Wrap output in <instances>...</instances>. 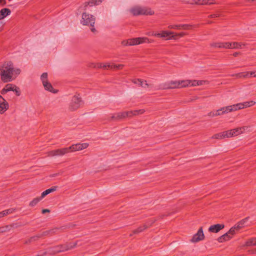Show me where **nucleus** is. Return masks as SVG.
Listing matches in <instances>:
<instances>
[{"label": "nucleus", "instance_id": "f257e3e1", "mask_svg": "<svg viewBox=\"0 0 256 256\" xmlns=\"http://www.w3.org/2000/svg\"><path fill=\"white\" fill-rule=\"evenodd\" d=\"M20 72V68L15 67L11 62H6L0 64V76L4 82H12Z\"/></svg>", "mask_w": 256, "mask_h": 256}, {"label": "nucleus", "instance_id": "f03ea898", "mask_svg": "<svg viewBox=\"0 0 256 256\" xmlns=\"http://www.w3.org/2000/svg\"><path fill=\"white\" fill-rule=\"evenodd\" d=\"M129 12L134 16L152 15L154 14V12L150 8L139 6L132 7L129 10Z\"/></svg>", "mask_w": 256, "mask_h": 256}, {"label": "nucleus", "instance_id": "7ed1b4c3", "mask_svg": "<svg viewBox=\"0 0 256 256\" xmlns=\"http://www.w3.org/2000/svg\"><path fill=\"white\" fill-rule=\"evenodd\" d=\"M152 40H150L146 37H140L123 40L122 44L124 46H136L144 43H151Z\"/></svg>", "mask_w": 256, "mask_h": 256}, {"label": "nucleus", "instance_id": "20e7f679", "mask_svg": "<svg viewBox=\"0 0 256 256\" xmlns=\"http://www.w3.org/2000/svg\"><path fill=\"white\" fill-rule=\"evenodd\" d=\"M96 21L95 17L89 14L84 12L82 14V20L80 23L82 25L92 26L90 28L91 31L93 32L96 31V29L94 28Z\"/></svg>", "mask_w": 256, "mask_h": 256}, {"label": "nucleus", "instance_id": "39448f33", "mask_svg": "<svg viewBox=\"0 0 256 256\" xmlns=\"http://www.w3.org/2000/svg\"><path fill=\"white\" fill-rule=\"evenodd\" d=\"M40 79L45 90L53 94H56L58 92V90L54 89L52 84L48 82L47 72L42 73L40 76Z\"/></svg>", "mask_w": 256, "mask_h": 256}, {"label": "nucleus", "instance_id": "423d86ee", "mask_svg": "<svg viewBox=\"0 0 256 256\" xmlns=\"http://www.w3.org/2000/svg\"><path fill=\"white\" fill-rule=\"evenodd\" d=\"M84 102L78 96H74L69 104V108L71 110H75L82 106Z\"/></svg>", "mask_w": 256, "mask_h": 256}, {"label": "nucleus", "instance_id": "0eeeda50", "mask_svg": "<svg viewBox=\"0 0 256 256\" xmlns=\"http://www.w3.org/2000/svg\"><path fill=\"white\" fill-rule=\"evenodd\" d=\"M184 80H178V81H171L168 82L166 86L164 87V88H182L184 87L183 82Z\"/></svg>", "mask_w": 256, "mask_h": 256}, {"label": "nucleus", "instance_id": "6e6552de", "mask_svg": "<svg viewBox=\"0 0 256 256\" xmlns=\"http://www.w3.org/2000/svg\"><path fill=\"white\" fill-rule=\"evenodd\" d=\"M204 236L202 228H200L196 234L194 235L190 241L192 242H197L204 239Z\"/></svg>", "mask_w": 256, "mask_h": 256}, {"label": "nucleus", "instance_id": "1a4fd4ad", "mask_svg": "<svg viewBox=\"0 0 256 256\" xmlns=\"http://www.w3.org/2000/svg\"><path fill=\"white\" fill-rule=\"evenodd\" d=\"M88 146V144L87 143L76 144L70 146V148H71V152H74L86 149Z\"/></svg>", "mask_w": 256, "mask_h": 256}, {"label": "nucleus", "instance_id": "9d476101", "mask_svg": "<svg viewBox=\"0 0 256 256\" xmlns=\"http://www.w3.org/2000/svg\"><path fill=\"white\" fill-rule=\"evenodd\" d=\"M256 104V102L253 100L248 101V102H245L242 103H238L236 104V106L237 108V110H238L249 108L250 107Z\"/></svg>", "mask_w": 256, "mask_h": 256}, {"label": "nucleus", "instance_id": "9b49d317", "mask_svg": "<svg viewBox=\"0 0 256 256\" xmlns=\"http://www.w3.org/2000/svg\"><path fill=\"white\" fill-rule=\"evenodd\" d=\"M8 108L6 101L0 95V114L4 113Z\"/></svg>", "mask_w": 256, "mask_h": 256}, {"label": "nucleus", "instance_id": "f8f14e48", "mask_svg": "<svg viewBox=\"0 0 256 256\" xmlns=\"http://www.w3.org/2000/svg\"><path fill=\"white\" fill-rule=\"evenodd\" d=\"M210 45L214 48H228V42H214Z\"/></svg>", "mask_w": 256, "mask_h": 256}, {"label": "nucleus", "instance_id": "ddd939ff", "mask_svg": "<svg viewBox=\"0 0 256 256\" xmlns=\"http://www.w3.org/2000/svg\"><path fill=\"white\" fill-rule=\"evenodd\" d=\"M222 110V114H228V112L237 110L236 104L228 106H227L223 107L220 108Z\"/></svg>", "mask_w": 256, "mask_h": 256}, {"label": "nucleus", "instance_id": "4468645a", "mask_svg": "<svg viewBox=\"0 0 256 256\" xmlns=\"http://www.w3.org/2000/svg\"><path fill=\"white\" fill-rule=\"evenodd\" d=\"M224 224H216L214 225L211 226L209 228L208 230L212 232L216 233L218 232L220 230L224 228Z\"/></svg>", "mask_w": 256, "mask_h": 256}, {"label": "nucleus", "instance_id": "2eb2a0df", "mask_svg": "<svg viewBox=\"0 0 256 256\" xmlns=\"http://www.w3.org/2000/svg\"><path fill=\"white\" fill-rule=\"evenodd\" d=\"M245 44L238 42H228V49H241L242 46Z\"/></svg>", "mask_w": 256, "mask_h": 256}, {"label": "nucleus", "instance_id": "dca6fc26", "mask_svg": "<svg viewBox=\"0 0 256 256\" xmlns=\"http://www.w3.org/2000/svg\"><path fill=\"white\" fill-rule=\"evenodd\" d=\"M172 32L163 30L161 32H158L156 34H154V36L162 38H168L171 34H173Z\"/></svg>", "mask_w": 256, "mask_h": 256}, {"label": "nucleus", "instance_id": "f3484780", "mask_svg": "<svg viewBox=\"0 0 256 256\" xmlns=\"http://www.w3.org/2000/svg\"><path fill=\"white\" fill-rule=\"evenodd\" d=\"M248 127L246 126H242L240 128H236L233 130H231L232 134V136H236L238 134H242L244 131L246 130L247 129Z\"/></svg>", "mask_w": 256, "mask_h": 256}, {"label": "nucleus", "instance_id": "a211bd4d", "mask_svg": "<svg viewBox=\"0 0 256 256\" xmlns=\"http://www.w3.org/2000/svg\"><path fill=\"white\" fill-rule=\"evenodd\" d=\"M192 26L190 24H176V25H169L168 28H173V29H188L190 28H192Z\"/></svg>", "mask_w": 256, "mask_h": 256}, {"label": "nucleus", "instance_id": "6ab92c4d", "mask_svg": "<svg viewBox=\"0 0 256 256\" xmlns=\"http://www.w3.org/2000/svg\"><path fill=\"white\" fill-rule=\"evenodd\" d=\"M16 224H12L10 225H7L4 226L0 227V234L8 232L10 231L12 228H16Z\"/></svg>", "mask_w": 256, "mask_h": 256}, {"label": "nucleus", "instance_id": "aec40b11", "mask_svg": "<svg viewBox=\"0 0 256 256\" xmlns=\"http://www.w3.org/2000/svg\"><path fill=\"white\" fill-rule=\"evenodd\" d=\"M16 88V86L14 84H7L2 90V93L4 94L8 92L14 91V88Z\"/></svg>", "mask_w": 256, "mask_h": 256}, {"label": "nucleus", "instance_id": "412c9836", "mask_svg": "<svg viewBox=\"0 0 256 256\" xmlns=\"http://www.w3.org/2000/svg\"><path fill=\"white\" fill-rule=\"evenodd\" d=\"M10 13L11 12L8 8H4L0 10V20L10 15Z\"/></svg>", "mask_w": 256, "mask_h": 256}, {"label": "nucleus", "instance_id": "4be33fe9", "mask_svg": "<svg viewBox=\"0 0 256 256\" xmlns=\"http://www.w3.org/2000/svg\"><path fill=\"white\" fill-rule=\"evenodd\" d=\"M232 236L230 235V234H228V232H227L226 233L224 234L221 236L219 237L218 238V240L220 242H222L230 240L232 238Z\"/></svg>", "mask_w": 256, "mask_h": 256}, {"label": "nucleus", "instance_id": "5701e85b", "mask_svg": "<svg viewBox=\"0 0 256 256\" xmlns=\"http://www.w3.org/2000/svg\"><path fill=\"white\" fill-rule=\"evenodd\" d=\"M131 115H129L128 112H123L116 114V118L120 120L126 117H130Z\"/></svg>", "mask_w": 256, "mask_h": 256}, {"label": "nucleus", "instance_id": "b1692460", "mask_svg": "<svg viewBox=\"0 0 256 256\" xmlns=\"http://www.w3.org/2000/svg\"><path fill=\"white\" fill-rule=\"evenodd\" d=\"M182 82L184 87L186 86H198V80H184Z\"/></svg>", "mask_w": 256, "mask_h": 256}, {"label": "nucleus", "instance_id": "393cba45", "mask_svg": "<svg viewBox=\"0 0 256 256\" xmlns=\"http://www.w3.org/2000/svg\"><path fill=\"white\" fill-rule=\"evenodd\" d=\"M57 186H53L50 188L47 189L46 190L43 192L42 194V198H44L45 196L50 194V192L56 191L57 189Z\"/></svg>", "mask_w": 256, "mask_h": 256}, {"label": "nucleus", "instance_id": "a878e982", "mask_svg": "<svg viewBox=\"0 0 256 256\" xmlns=\"http://www.w3.org/2000/svg\"><path fill=\"white\" fill-rule=\"evenodd\" d=\"M14 210V208H9L0 212V218L12 213Z\"/></svg>", "mask_w": 256, "mask_h": 256}, {"label": "nucleus", "instance_id": "bb28decb", "mask_svg": "<svg viewBox=\"0 0 256 256\" xmlns=\"http://www.w3.org/2000/svg\"><path fill=\"white\" fill-rule=\"evenodd\" d=\"M246 246H256V237L250 239L246 242Z\"/></svg>", "mask_w": 256, "mask_h": 256}, {"label": "nucleus", "instance_id": "cd10ccee", "mask_svg": "<svg viewBox=\"0 0 256 256\" xmlns=\"http://www.w3.org/2000/svg\"><path fill=\"white\" fill-rule=\"evenodd\" d=\"M42 196L40 198H34L30 202V206H36L42 199Z\"/></svg>", "mask_w": 256, "mask_h": 256}, {"label": "nucleus", "instance_id": "c85d7f7f", "mask_svg": "<svg viewBox=\"0 0 256 256\" xmlns=\"http://www.w3.org/2000/svg\"><path fill=\"white\" fill-rule=\"evenodd\" d=\"M223 134V138H231L232 137V132L230 130L225 131L222 132Z\"/></svg>", "mask_w": 256, "mask_h": 256}, {"label": "nucleus", "instance_id": "c756f323", "mask_svg": "<svg viewBox=\"0 0 256 256\" xmlns=\"http://www.w3.org/2000/svg\"><path fill=\"white\" fill-rule=\"evenodd\" d=\"M246 220V219L243 220H242L238 223L234 227L236 228L237 230H238L243 226V225Z\"/></svg>", "mask_w": 256, "mask_h": 256}, {"label": "nucleus", "instance_id": "7c9ffc66", "mask_svg": "<svg viewBox=\"0 0 256 256\" xmlns=\"http://www.w3.org/2000/svg\"><path fill=\"white\" fill-rule=\"evenodd\" d=\"M108 66H109L110 68V69H121L124 66V65L122 64H108Z\"/></svg>", "mask_w": 256, "mask_h": 256}, {"label": "nucleus", "instance_id": "2f4dec72", "mask_svg": "<svg viewBox=\"0 0 256 256\" xmlns=\"http://www.w3.org/2000/svg\"><path fill=\"white\" fill-rule=\"evenodd\" d=\"M61 151H62L61 154H62V155L63 156V155L65 154H67L69 152H71V148H70V147L62 148H61Z\"/></svg>", "mask_w": 256, "mask_h": 256}, {"label": "nucleus", "instance_id": "473e14b6", "mask_svg": "<svg viewBox=\"0 0 256 256\" xmlns=\"http://www.w3.org/2000/svg\"><path fill=\"white\" fill-rule=\"evenodd\" d=\"M213 138H216V139H222L223 138V134L222 132L216 134L214 135L212 137Z\"/></svg>", "mask_w": 256, "mask_h": 256}, {"label": "nucleus", "instance_id": "72a5a7b5", "mask_svg": "<svg viewBox=\"0 0 256 256\" xmlns=\"http://www.w3.org/2000/svg\"><path fill=\"white\" fill-rule=\"evenodd\" d=\"M147 227H148V226L145 224L142 226H140L138 229H136L134 230V233H139L140 232H142V230H144V229H146Z\"/></svg>", "mask_w": 256, "mask_h": 256}, {"label": "nucleus", "instance_id": "f704fd0d", "mask_svg": "<svg viewBox=\"0 0 256 256\" xmlns=\"http://www.w3.org/2000/svg\"><path fill=\"white\" fill-rule=\"evenodd\" d=\"M178 34H174V33L172 34H171L168 38H166V40H177L178 38Z\"/></svg>", "mask_w": 256, "mask_h": 256}, {"label": "nucleus", "instance_id": "c9c22d12", "mask_svg": "<svg viewBox=\"0 0 256 256\" xmlns=\"http://www.w3.org/2000/svg\"><path fill=\"white\" fill-rule=\"evenodd\" d=\"M138 82H140V86L142 87V88H146L148 86V84L146 83V81H143L142 80H138Z\"/></svg>", "mask_w": 256, "mask_h": 256}, {"label": "nucleus", "instance_id": "e433bc0d", "mask_svg": "<svg viewBox=\"0 0 256 256\" xmlns=\"http://www.w3.org/2000/svg\"><path fill=\"white\" fill-rule=\"evenodd\" d=\"M237 231L236 228L234 226L230 228V229L228 231V234H230V235L232 236Z\"/></svg>", "mask_w": 256, "mask_h": 256}, {"label": "nucleus", "instance_id": "4c0bfd02", "mask_svg": "<svg viewBox=\"0 0 256 256\" xmlns=\"http://www.w3.org/2000/svg\"><path fill=\"white\" fill-rule=\"evenodd\" d=\"M128 112H129V115H131V116H132L138 115V110L128 111Z\"/></svg>", "mask_w": 256, "mask_h": 256}, {"label": "nucleus", "instance_id": "58836bf2", "mask_svg": "<svg viewBox=\"0 0 256 256\" xmlns=\"http://www.w3.org/2000/svg\"><path fill=\"white\" fill-rule=\"evenodd\" d=\"M56 150L50 151L48 152V156H56Z\"/></svg>", "mask_w": 256, "mask_h": 256}, {"label": "nucleus", "instance_id": "ea45409f", "mask_svg": "<svg viewBox=\"0 0 256 256\" xmlns=\"http://www.w3.org/2000/svg\"><path fill=\"white\" fill-rule=\"evenodd\" d=\"M219 114L216 113V111L211 112L208 113V116H209L214 117L218 116Z\"/></svg>", "mask_w": 256, "mask_h": 256}, {"label": "nucleus", "instance_id": "a19ab883", "mask_svg": "<svg viewBox=\"0 0 256 256\" xmlns=\"http://www.w3.org/2000/svg\"><path fill=\"white\" fill-rule=\"evenodd\" d=\"M92 67L97 68H102V64L98 63V64H93L92 66Z\"/></svg>", "mask_w": 256, "mask_h": 256}, {"label": "nucleus", "instance_id": "79ce46f5", "mask_svg": "<svg viewBox=\"0 0 256 256\" xmlns=\"http://www.w3.org/2000/svg\"><path fill=\"white\" fill-rule=\"evenodd\" d=\"M207 84H208V82L206 80H198V86H202Z\"/></svg>", "mask_w": 256, "mask_h": 256}, {"label": "nucleus", "instance_id": "37998d69", "mask_svg": "<svg viewBox=\"0 0 256 256\" xmlns=\"http://www.w3.org/2000/svg\"><path fill=\"white\" fill-rule=\"evenodd\" d=\"M16 92V96H19L20 94L19 88L16 86V88H14V91Z\"/></svg>", "mask_w": 256, "mask_h": 256}, {"label": "nucleus", "instance_id": "c03bdc74", "mask_svg": "<svg viewBox=\"0 0 256 256\" xmlns=\"http://www.w3.org/2000/svg\"><path fill=\"white\" fill-rule=\"evenodd\" d=\"M142 80L141 79H134L132 80V82L136 84H138V86H140V82H138L136 80Z\"/></svg>", "mask_w": 256, "mask_h": 256}, {"label": "nucleus", "instance_id": "a18cd8bd", "mask_svg": "<svg viewBox=\"0 0 256 256\" xmlns=\"http://www.w3.org/2000/svg\"><path fill=\"white\" fill-rule=\"evenodd\" d=\"M62 151L61 149H57L56 152V156H62V154H61Z\"/></svg>", "mask_w": 256, "mask_h": 256}, {"label": "nucleus", "instance_id": "49530a36", "mask_svg": "<svg viewBox=\"0 0 256 256\" xmlns=\"http://www.w3.org/2000/svg\"><path fill=\"white\" fill-rule=\"evenodd\" d=\"M251 76H252L250 75V72H246L244 73L243 78L250 77Z\"/></svg>", "mask_w": 256, "mask_h": 256}, {"label": "nucleus", "instance_id": "de8ad7c7", "mask_svg": "<svg viewBox=\"0 0 256 256\" xmlns=\"http://www.w3.org/2000/svg\"><path fill=\"white\" fill-rule=\"evenodd\" d=\"M188 2L190 4H197V0H188Z\"/></svg>", "mask_w": 256, "mask_h": 256}, {"label": "nucleus", "instance_id": "09e8293b", "mask_svg": "<svg viewBox=\"0 0 256 256\" xmlns=\"http://www.w3.org/2000/svg\"><path fill=\"white\" fill-rule=\"evenodd\" d=\"M108 64H102V68H110L109 66H108Z\"/></svg>", "mask_w": 256, "mask_h": 256}, {"label": "nucleus", "instance_id": "8fccbe9b", "mask_svg": "<svg viewBox=\"0 0 256 256\" xmlns=\"http://www.w3.org/2000/svg\"><path fill=\"white\" fill-rule=\"evenodd\" d=\"M158 32H148L146 34L148 36H154V34H158Z\"/></svg>", "mask_w": 256, "mask_h": 256}, {"label": "nucleus", "instance_id": "3c124183", "mask_svg": "<svg viewBox=\"0 0 256 256\" xmlns=\"http://www.w3.org/2000/svg\"><path fill=\"white\" fill-rule=\"evenodd\" d=\"M243 76H244V73H242V72L238 73L236 74V76L238 78H243Z\"/></svg>", "mask_w": 256, "mask_h": 256}, {"label": "nucleus", "instance_id": "603ef678", "mask_svg": "<svg viewBox=\"0 0 256 256\" xmlns=\"http://www.w3.org/2000/svg\"><path fill=\"white\" fill-rule=\"evenodd\" d=\"M138 114H142L143 113H144L145 110L144 109H140V110H138Z\"/></svg>", "mask_w": 256, "mask_h": 256}, {"label": "nucleus", "instance_id": "864d4df0", "mask_svg": "<svg viewBox=\"0 0 256 256\" xmlns=\"http://www.w3.org/2000/svg\"><path fill=\"white\" fill-rule=\"evenodd\" d=\"M178 34V37H182L184 35H186V34L185 32H182Z\"/></svg>", "mask_w": 256, "mask_h": 256}, {"label": "nucleus", "instance_id": "5fc2aeb1", "mask_svg": "<svg viewBox=\"0 0 256 256\" xmlns=\"http://www.w3.org/2000/svg\"><path fill=\"white\" fill-rule=\"evenodd\" d=\"M50 210L48 209H44L42 210V213L45 214L46 212H49Z\"/></svg>", "mask_w": 256, "mask_h": 256}, {"label": "nucleus", "instance_id": "6e6d98bb", "mask_svg": "<svg viewBox=\"0 0 256 256\" xmlns=\"http://www.w3.org/2000/svg\"><path fill=\"white\" fill-rule=\"evenodd\" d=\"M116 114L112 116L110 118L111 120H118V119L116 118Z\"/></svg>", "mask_w": 256, "mask_h": 256}, {"label": "nucleus", "instance_id": "4d7b16f0", "mask_svg": "<svg viewBox=\"0 0 256 256\" xmlns=\"http://www.w3.org/2000/svg\"><path fill=\"white\" fill-rule=\"evenodd\" d=\"M250 75L254 77H256V72H251Z\"/></svg>", "mask_w": 256, "mask_h": 256}, {"label": "nucleus", "instance_id": "13d9d810", "mask_svg": "<svg viewBox=\"0 0 256 256\" xmlns=\"http://www.w3.org/2000/svg\"><path fill=\"white\" fill-rule=\"evenodd\" d=\"M222 110H220V108L216 111V113L219 114L218 116H220V115H222L223 114H222Z\"/></svg>", "mask_w": 256, "mask_h": 256}, {"label": "nucleus", "instance_id": "bf43d9fd", "mask_svg": "<svg viewBox=\"0 0 256 256\" xmlns=\"http://www.w3.org/2000/svg\"><path fill=\"white\" fill-rule=\"evenodd\" d=\"M219 15L218 14H213L210 16L211 18L218 17Z\"/></svg>", "mask_w": 256, "mask_h": 256}, {"label": "nucleus", "instance_id": "052dcab7", "mask_svg": "<svg viewBox=\"0 0 256 256\" xmlns=\"http://www.w3.org/2000/svg\"><path fill=\"white\" fill-rule=\"evenodd\" d=\"M238 54H239L238 52H235L234 53L233 55H234V56H236Z\"/></svg>", "mask_w": 256, "mask_h": 256}, {"label": "nucleus", "instance_id": "680f3d73", "mask_svg": "<svg viewBox=\"0 0 256 256\" xmlns=\"http://www.w3.org/2000/svg\"><path fill=\"white\" fill-rule=\"evenodd\" d=\"M4 0H0V2H4Z\"/></svg>", "mask_w": 256, "mask_h": 256}]
</instances>
